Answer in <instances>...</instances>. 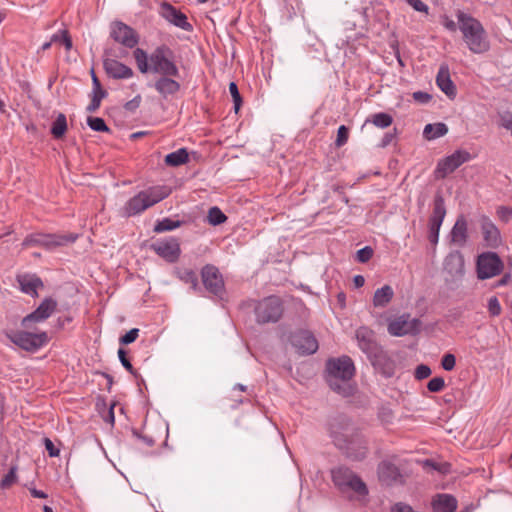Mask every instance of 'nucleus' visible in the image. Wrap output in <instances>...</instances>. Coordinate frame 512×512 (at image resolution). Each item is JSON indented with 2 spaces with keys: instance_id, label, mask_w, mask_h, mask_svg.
<instances>
[{
  "instance_id": "774afa93",
  "label": "nucleus",
  "mask_w": 512,
  "mask_h": 512,
  "mask_svg": "<svg viewBox=\"0 0 512 512\" xmlns=\"http://www.w3.org/2000/svg\"><path fill=\"white\" fill-rule=\"evenodd\" d=\"M234 388L239 389L240 391H243V392L246 391V389H247V387L242 384H236Z\"/></svg>"
},
{
  "instance_id": "79ce46f5",
  "label": "nucleus",
  "mask_w": 512,
  "mask_h": 512,
  "mask_svg": "<svg viewBox=\"0 0 512 512\" xmlns=\"http://www.w3.org/2000/svg\"><path fill=\"white\" fill-rule=\"evenodd\" d=\"M348 137H349L348 127H346L345 125H341L337 131V138L335 140V145L337 147L344 146L348 141Z\"/></svg>"
},
{
  "instance_id": "c85d7f7f",
  "label": "nucleus",
  "mask_w": 512,
  "mask_h": 512,
  "mask_svg": "<svg viewBox=\"0 0 512 512\" xmlns=\"http://www.w3.org/2000/svg\"><path fill=\"white\" fill-rule=\"evenodd\" d=\"M436 83L439 89L444 92L449 98L456 96V88L451 80L449 69L447 66H441L437 76Z\"/></svg>"
},
{
  "instance_id": "4be33fe9",
  "label": "nucleus",
  "mask_w": 512,
  "mask_h": 512,
  "mask_svg": "<svg viewBox=\"0 0 512 512\" xmlns=\"http://www.w3.org/2000/svg\"><path fill=\"white\" fill-rule=\"evenodd\" d=\"M444 271L452 280H460L464 275V257L460 251L450 252L443 262Z\"/></svg>"
},
{
  "instance_id": "8fccbe9b",
  "label": "nucleus",
  "mask_w": 512,
  "mask_h": 512,
  "mask_svg": "<svg viewBox=\"0 0 512 512\" xmlns=\"http://www.w3.org/2000/svg\"><path fill=\"white\" fill-rule=\"evenodd\" d=\"M432 371L429 366L425 364H420L415 369V378L417 380H423L425 378H428L431 375Z\"/></svg>"
},
{
  "instance_id": "412c9836",
  "label": "nucleus",
  "mask_w": 512,
  "mask_h": 512,
  "mask_svg": "<svg viewBox=\"0 0 512 512\" xmlns=\"http://www.w3.org/2000/svg\"><path fill=\"white\" fill-rule=\"evenodd\" d=\"M103 68L112 79L125 80L134 76V71L131 67L114 58L105 57L103 59Z\"/></svg>"
},
{
  "instance_id": "c9c22d12",
  "label": "nucleus",
  "mask_w": 512,
  "mask_h": 512,
  "mask_svg": "<svg viewBox=\"0 0 512 512\" xmlns=\"http://www.w3.org/2000/svg\"><path fill=\"white\" fill-rule=\"evenodd\" d=\"M181 226V221L173 220L171 218H164L157 222L154 227V231L157 233H162L166 231H172Z\"/></svg>"
},
{
  "instance_id": "2f4dec72",
  "label": "nucleus",
  "mask_w": 512,
  "mask_h": 512,
  "mask_svg": "<svg viewBox=\"0 0 512 512\" xmlns=\"http://www.w3.org/2000/svg\"><path fill=\"white\" fill-rule=\"evenodd\" d=\"M176 277L196 290L198 288V277L191 268L177 267L174 271Z\"/></svg>"
},
{
  "instance_id": "f03ea898",
  "label": "nucleus",
  "mask_w": 512,
  "mask_h": 512,
  "mask_svg": "<svg viewBox=\"0 0 512 512\" xmlns=\"http://www.w3.org/2000/svg\"><path fill=\"white\" fill-rule=\"evenodd\" d=\"M137 68L142 74L180 75L174 51L166 44L156 46L150 53L136 47L133 51Z\"/></svg>"
},
{
  "instance_id": "680f3d73",
  "label": "nucleus",
  "mask_w": 512,
  "mask_h": 512,
  "mask_svg": "<svg viewBox=\"0 0 512 512\" xmlns=\"http://www.w3.org/2000/svg\"><path fill=\"white\" fill-rule=\"evenodd\" d=\"M444 27L451 32H455L458 28V21L455 22L453 20L446 19L444 22Z\"/></svg>"
},
{
  "instance_id": "ddd939ff",
  "label": "nucleus",
  "mask_w": 512,
  "mask_h": 512,
  "mask_svg": "<svg viewBox=\"0 0 512 512\" xmlns=\"http://www.w3.org/2000/svg\"><path fill=\"white\" fill-rule=\"evenodd\" d=\"M446 216L445 202L442 196L437 195L433 202V212L428 223V239L436 245L439 241V232Z\"/></svg>"
},
{
  "instance_id": "473e14b6",
  "label": "nucleus",
  "mask_w": 512,
  "mask_h": 512,
  "mask_svg": "<svg viewBox=\"0 0 512 512\" xmlns=\"http://www.w3.org/2000/svg\"><path fill=\"white\" fill-rule=\"evenodd\" d=\"M189 159L188 152L185 148H180L165 156V164L171 167H177L185 164Z\"/></svg>"
},
{
  "instance_id": "338daca9",
  "label": "nucleus",
  "mask_w": 512,
  "mask_h": 512,
  "mask_svg": "<svg viewBox=\"0 0 512 512\" xmlns=\"http://www.w3.org/2000/svg\"><path fill=\"white\" fill-rule=\"evenodd\" d=\"M108 418H109V421H110L111 423H114V412H113V407H111V408H110V410H109Z\"/></svg>"
},
{
  "instance_id": "aec40b11",
  "label": "nucleus",
  "mask_w": 512,
  "mask_h": 512,
  "mask_svg": "<svg viewBox=\"0 0 512 512\" xmlns=\"http://www.w3.org/2000/svg\"><path fill=\"white\" fill-rule=\"evenodd\" d=\"M160 15L170 24L190 32L193 27L188 22L187 16L168 2H163L160 6Z\"/></svg>"
},
{
  "instance_id": "f8f14e48",
  "label": "nucleus",
  "mask_w": 512,
  "mask_h": 512,
  "mask_svg": "<svg viewBox=\"0 0 512 512\" xmlns=\"http://www.w3.org/2000/svg\"><path fill=\"white\" fill-rule=\"evenodd\" d=\"M201 276L205 289L218 299H224L225 285L218 268L214 265L207 264L202 268Z\"/></svg>"
},
{
  "instance_id": "58836bf2",
  "label": "nucleus",
  "mask_w": 512,
  "mask_h": 512,
  "mask_svg": "<svg viewBox=\"0 0 512 512\" xmlns=\"http://www.w3.org/2000/svg\"><path fill=\"white\" fill-rule=\"evenodd\" d=\"M107 96V92L103 91H93L92 90V98L89 105L86 107L87 112L93 113L95 112L101 104V100Z\"/></svg>"
},
{
  "instance_id": "052dcab7",
  "label": "nucleus",
  "mask_w": 512,
  "mask_h": 512,
  "mask_svg": "<svg viewBox=\"0 0 512 512\" xmlns=\"http://www.w3.org/2000/svg\"><path fill=\"white\" fill-rule=\"evenodd\" d=\"M29 491L34 498L46 499L48 497L44 491L38 490L35 487H30Z\"/></svg>"
},
{
  "instance_id": "b1692460",
  "label": "nucleus",
  "mask_w": 512,
  "mask_h": 512,
  "mask_svg": "<svg viewBox=\"0 0 512 512\" xmlns=\"http://www.w3.org/2000/svg\"><path fill=\"white\" fill-rule=\"evenodd\" d=\"M377 473L380 482L385 485H393L395 483L401 482L402 479L399 468L387 460L379 463Z\"/></svg>"
},
{
  "instance_id": "dca6fc26",
  "label": "nucleus",
  "mask_w": 512,
  "mask_h": 512,
  "mask_svg": "<svg viewBox=\"0 0 512 512\" xmlns=\"http://www.w3.org/2000/svg\"><path fill=\"white\" fill-rule=\"evenodd\" d=\"M179 76L180 75L161 74L158 75V78H156L152 84H149V86L152 87L162 99L168 100L175 97L181 89V84L177 80Z\"/></svg>"
},
{
  "instance_id": "c03bdc74",
  "label": "nucleus",
  "mask_w": 512,
  "mask_h": 512,
  "mask_svg": "<svg viewBox=\"0 0 512 512\" xmlns=\"http://www.w3.org/2000/svg\"><path fill=\"white\" fill-rule=\"evenodd\" d=\"M373 256V249L369 246H365L364 248H361L356 253V259L360 263H366L368 262Z\"/></svg>"
},
{
  "instance_id": "a18cd8bd",
  "label": "nucleus",
  "mask_w": 512,
  "mask_h": 512,
  "mask_svg": "<svg viewBox=\"0 0 512 512\" xmlns=\"http://www.w3.org/2000/svg\"><path fill=\"white\" fill-rule=\"evenodd\" d=\"M444 387L445 381L442 377H434L427 384V388L430 392H440Z\"/></svg>"
},
{
  "instance_id": "4d7b16f0",
  "label": "nucleus",
  "mask_w": 512,
  "mask_h": 512,
  "mask_svg": "<svg viewBox=\"0 0 512 512\" xmlns=\"http://www.w3.org/2000/svg\"><path fill=\"white\" fill-rule=\"evenodd\" d=\"M394 139H395V133H391V132L385 133V135L381 139L380 147L385 148V147L389 146L393 142Z\"/></svg>"
},
{
  "instance_id": "f257e3e1",
  "label": "nucleus",
  "mask_w": 512,
  "mask_h": 512,
  "mask_svg": "<svg viewBox=\"0 0 512 512\" xmlns=\"http://www.w3.org/2000/svg\"><path fill=\"white\" fill-rule=\"evenodd\" d=\"M329 435L336 448L349 460L361 461L367 456V440L348 418H334L329 424Z\"/></svg>"
},
{
  "instance_id": "a19ab883",
  "label": "nucleus",
  "mask_w": 512,
  "mask_h": 512,
  "mask_svg": "<svg viewBox=\"0 0 512 512\" xmlns=\"http://www.w3.org/2000/svg\"><path fill=\"white\" fill-rule=\"evenodd\" d=\"M17 467L13 466L10 468L8 473L3 477L0 482V488L7 489L11 487L17 481Z\"/></svg>"
},
{
  "instance_id": "a211bd4d",
  "label": "nucleus",
  "mask_w": 512,
  "mask_h": 512,
  "mask_svg": "<svg viewBox=\"0 0 512 512\" xmlns=\"http://www.w3.org/2000/svg\"><path fill=\"white\" fill-rule=\"evenodd\" d=\"M151 249L161 258L170 263L176 262L181 254L179 241L174 237H169L152 243Z\"/></svg>"
},
{
  "instance_id": "a878e982",
  "label": "nucleus",
  "mask_w": 512,
  "mask_h": 512,
  "mask_svg": "<svg viewBox=\"0 0 512 512\" xmlns=\"http://www.w3.org/2000/svg\"><path fill=\"white\" fill-rule=\"evenodd\" d=\"M17 282L20 290L31 297L38 296V288L43 287L42 280L35 274H20L17 276Z\"/></svg>"
},
{
  "instance_id": "5fc2aeb1",
  "label": "nucleus",
  "mask_w": 512,
  "mask_h": 512,
  "mask_svg": "<svg viewBox=\"0 0 512 512\" xmlns=\"http://www.w3.org/2000/svg\"><path fill=\"white\" fill-rule=\"evenodd\" d=\"M44 444L49 456L57 457L59 455V449L55 447V445L49 438L44 439Z\"/></svg>"
},
{
  "instance_id": "0e129e2a",
  "label": "nucleus",
  "mask_w": 512,
  "mask_h": 512,
  "mask_svg": "<svg viewBox=\"0 0 512 512\" xmlns=\"http://www.w3.org/2000/svg\"><path fill=\"white\" fill-rule=\"evenodd\" d=\"M134 435L137 436L139 439H142L148 446L154 445V440L151 437H142L136 431H134Z\"/></svg>"
},
{
  "instance_id": "1a4fd4ad",
  "label": "nucleus",
  "mask_w": 512,
  "mask_h": 512,
  "mask_svg": "<svg viewBox=\"0 0 512 512\" xmlns=\"http://www.w3.org/2000/svg\"><path fill=\"white\" fill-rule=\"evenodd\" d=\"M7 338L19 348L27 352H35L48 343V335L42 331L33 333L29 331H9Z\"/></svg>"
},
{
  "instance_id": "f3484780",
  "label": "nucleus",
  "mask_w": 512,
  "mask_h": 512,
  "mask_svg": "<svg viewBox=\"0 0 512 512\" xmlns=\"http://www.w3.org/2000/svg\"><path fill=\"white\" fill-rule=\"evenodd\" d=\"M471 154L462 149H458L454 151L451 155L445 157L441 161L438 162L436 173L438 177H445L448 174L454 172L458 167L462 164L471 160Z\"/></svg>"
},
{
  "instance_id": "20e7f679",
  "label": "nucleus",
  "mask_w": 512,
  "mask_h": 512,
  "mask_svg": "<svg viewBox=\"0 0 512 512\" xmlns=\"http://www.w3.org/2000/svg\"><path fill=\"white\" fill-rule=\"evenodd\" d=\"M327 383L329 387L342 396L353 394L351 380L355 373L354 363L348 356L329 359L326 363Z\"/></svg>"
},
{
  "instance_id": "cd10ccee",
  "label": "nucleus",
  "mask_w": 512,
  "mask_h": 512,
  "mask_svg": "<svg viewBox=\"0 0 512 512\" xmlns=\"http://www.w3.org/2000/svg\"><path fill=\"white\" fill-rule=\"evenodd\" d=\"M433 512H454L457 509V500L446 493L436 494L431 501Z\"/></svg>"
},
{
  "instance_id": "bb28decb",
  "label": "nucleus",
  "mask_w": 512,
  "mask_h": 512,
  "mask_svg": "<svg viewBox=\"0 0 512 512\" xmlns=\"http://www.w3.org/2000/svg\"><path fill=\"white\" fill-rule=\"evenodd\" d=\"M451 243L459 247L465 246L468 239V224L463 215L457 217L454 226L450 231Z\"/></svg>"
},
{
  "instance_id": "72a5a7b5",
  "label": "nucleus",
  "mask_w": 512,
  "mask_h": 512,
  "mask_svg": "<svg viewBox=\"0 0 512 512\" xmlns=\"http://www.w3.org/2000/svg\"><path fill=\"white\" fill-rule=\"evenodd\" d=\"M67 130V120L66 116L62 113H59L51 127V134L54 138H61Z\"/></svg>"
},
{
  "instance_id": "7c9ffc66",
  "label": "nucleus",
  "mask_w": 512,
  "mask_h": 512,
  "mask_svg": "<svg viewBox=\"0 0 512 512\" xmlns=\"http://www.w3.org/2000/svg\"><path fill=\"white\" fill-rule=\"evenodd\" d=\"M448 133V127L445 123L438 122L427 124L423 130V136L427 140H434L445 136Z\"/></svg>"
},
{
  "instance_id": "2eb2a0df",
  "label": "nucleus",
  "mask_w": 512,
  "mask_h": 512,
  "mask_svg": "<svg viewBox=\"0 0 512 512\" xmlns=\"http://www.w3.org/2000/svg\"><path fill=\"white\" fill-rule=\"evenodd\" d=\"M110 37L126 48L132 49L139 43L138 33L129 25L115 21L110 26Z\"/></svg>"
},
{
  "instance_id": "423d86ee",
  "label": "nucleus",
  "mask_w": 512,
  "mask_h": 512,
  "mask_svg": "<svg viewBox=\"0 0 512 512\" xmlns=\"http://www.w3.org/2000/svg\"><path fill=\"white\" fill-rule=\"evenodd\" d=\"M334 485L341 492H353L358 497H366L369 493L365 482L349 467L339 465L331 469Z\"/></svg>"
},
{
  "instance_id": "49530a36",
  "label": "nucleus",
  "mask_w": 512,
  "mask_h": 512,
  "mask_svg": "<svg viewBox=\"0 0 512 512\" xmlns=\"http://www.w3.org/2000/svg\"><path fill=\"white\" fill-rule=\"evenodd\" d=\"M499 125L506 130L512 128V113L510 111H503L498 114Z\"/></svg>"
},
{
  "instance_id": "5701e85b",
  "label": "nucleus",
  "mask_w": 512,
  "mask_h": 512,
  "mask_svg": "<svg viewBox=\"0 0 512 512\" xmlns=\"http://www.w3.org/2000/svg\"><path fill=\"white\" fill-rule=\"evenodd\" d=\"M479 221L485 246L497 248L502 241L499 229L486 215H482Z\"/></svg>"
},
{
  "instance_id": "6e6d98bb",
  "label": "nucleus",
  "mask_w": 512,
  "mask_h": 512,
  "mask_svg": "<svg viewBox=\"0 0 512 512\" xmlns=\"http://www.w3.org/2000/svg\"><path fill=\"white\" fill-rule=\"evenodd\" d=\"M413 99L420 103H427L431 99V96L426 92L417 91L413 93Z\"/></svg>"
},
{
  "instance_id": "6e6552de",
  "label": "nucleus",
  "mask_w": 512,
  "mask_h": 512,
  "mask_svg": "<svg viewBox=\"0 0 512 512\" xmlns=\"http://www.w3.org/2000/svg\"><path fill=\"white\" fill-rule=\"evenodd\" d=\"M283 302L280 297L271 295L257 301L254 306L256 321L260 324L276 323L283 315Z\"/></svg>"
},
{
  "instance_id": "ea45409f",
  "label": "nucleus",
  "mask_w": 512,
  "mask_h": 512,
  "mask_svg": "<svg viewBox=\"0 0 512 512\" xmlns=\"http://www.w3.org/2000/svg\"><path fill=\"white\" fill-rule=\"evenodd\" d=\"M87 124L92 130L97 132L109 131V128L106 125L105 121L100 117H88Z\"/></svg>"
},
{
  "instance_id": "9d476101",
  "label": "nucleus",
  "mask_w": 512,
  "mask_h": 512,
  "mask_svg": "<svg viewBox=\"0 0 512 512\" xmlns=\"http://www.w3.org/2000/svg\"><path fill=\"white\" fill-rule=\"evenodd\" d=\"M503 268V261L495 252H483L477 257L476 272L480 280L490 279L501 274Z\"/></svg>"
},
{
  "instance_id": "e433bc0d",
  "label": "nucleus",
  "mask_w": 512,
  "mask_h": 512,
  "mask_svg": "<svg viewBox=\"0 0 512 512\" xmlns=\"http://www.w3.org/2000/svg\"><path fill=\"white\" fill-rule=\"evenodd\" d=\"M369 121L371 123H373L376 127L387 128L392 124L393 118L388 113L379 112V113L373 114Z\"/></svg>"
},
{
  "instance_id": "4c0bfd02",
  "label": "nucleus",
  "mask_w": 512,
  "mask_h": 512,
  "mask_svg": "<svg viewBox=\"0 0 512 512\" xmlns=\"http://www.w3.org/2000/svg\"><path fill=\"white\" fill-rule=\"evenodd\" d=\"M208 222L211 225H220L227 220L226 215L216 206L211 207L208 211Z\"/></svg>"
},
{
  "instance_id": "09e8293b",
  "label": "nucleus",
  "mask_w": 512,
  "mask_h": 512,
  "mask_svg": "<svg viewBox=\"0 0 512 512\" xmlns=\"http://www.w3.org/2000/svg\"><path fill=\"white\" fill-rule=\"evenodd\" d=\"M456 365V358L453 354L447 353L442 357L441 366L445 371H452Z\"/></svg>"
},
{
  "instance_id": "13d9d810",
  "label": "nucleus",
  "mask_w": 512,
  "mask_h": 512,
  "mask_svg": "<svg viewBox=\"0 0 512 512\" xmlns=\"http://www.w3.org/2000/svg\"><path fill=\"white\" fill-rule=\"evenodd\" d=\"M140 100H141V97L139 95L136 96L135 98H133L132 100L128 101L125 104V108L127 110H134V109H136L139 106V104H140Z\"/></svg>"
},
{
  "instance_id": "c756f323",
  "label": "nucleus",
  "mask_w": 512,
  "mask_h": 512,
  "mask_svg": "<svg viewBox=\"0 0 512 512\" xmlns=\"http://www.w3.org/2000/svg\"><path fill=\"white\" fill-rule=\"evenodd\" d=\"M394 296L393 288L390 285H384L377 289L373 296L374 307L384 308L386 307Z\"/></svg>"
},
{
  "instance_id": "37998d69",
  "label": "nucleus",
  "mask_w": 512,
  "mask_h": 512,
  "mask_svg": "<svg viewBox=\"0 0 512 512\" xmlns=\"http://www.w3.org/2000/svg\"><path fill=\"white\" fill-rule=\"evenodd\" d=\"M229 92L233 98L234 109L237 112L240 109L242 99H241L237 84L235 82H231L229 84Z\"/></svg>"
},
{
  "instance_id": "69168bd1",
  "label": "nucleus",
  "mask_w": 512,
  "mask_h": 512,
  "mask_svg": "<svg viewBox=\"0 0 512 512\" xmlns=\"http://www.w3.org/2000/svg\"><path fill=\"white\" fill-rule=\"evenodd\" d=\"M511 281V275L510 274H505L499 281H498V286H504V285H507L509 282Z\"/></svg>"
},
{
  "instance_id": "6ab92c4d",
  "label": "nucleus",
  "mask_w": 512,
  "mask_h": 512,
  "mask_svg": "<svg viewBox=\"0 0 512 512\" xmlns=\"http://www.w3.org/2000/svg\"><path fill=\"white\" fill-rule=\"evenodd\" d=\"M291 343L301 355L314 354L318 349V342L313 334L307 330H300L292 334Z\"/></svg>"
},
{
  "instance_id": "4468645a",
  "label": "nucleus",
  "mask_w": 512,
  "mask_h": 512,
  "mask_svg": "<svg viewBox=\"0 0 512 512\" xmlns=\"http://www.w3.org/2000/svg\"><path fill=\"white\" fill-rule=\"evenodd\" d=\"M420 321L410 314H402L388 321L387 330L392 336L414 335L419 331Z\"/></svg>"
},
{
  "instance_id": "0eeeda50",
  "label": "nucleus",
  "mask_w": 512,
  "mask_h": 512,
  "mask_svg": "<svg viewBox=\"0 0 512 512\" xmlns=\"http://www.w3.org/2000/svg\"><path fill=\"white\" fill-rule=\"evenodd\" d=\"M76 238L77 236L74 234H45L37 232L27 235L22 242V247H41L45 250L52 251L57 247L73 243Z\"/></svg>"
},
{
  "instance_id": "7ed1b4c3",
  "label": "nucleus",
  "mask_w": 512,
  "mask_h": 512,
  "mask_svg": "<svg viewBox=\"0 0 512 512\" xmlns=\"http://www.w3.org/2000/svg\"><path fill=\"white\" fill-rule=\"evenodd\" d=\"M462 40L473 54H484L490 49V41L483 24L474 16L462 10L455 13Z\"/></svg>"
},
{
  "instance_id": "3c124183",
  "label": "nucleus",
  "mask_w": 512,
  "mask_h": 512,
  "mask_svg": "<svg viewBox=\"0 0 512 512\" xmlns=\"http://www.w3.org/2000/svg\"><path fill=\"white\" fill-rule=\"evenodd\" d=\"M138 335H139V329L133 328V329L129 330L127 333H125L123 336H121L120 343L124 344V345L133 343L137 339Z\"/></svg>"
},
{
  "instance_id": "39448f33",
  "label": "nucleus",
  "mask_w": 512,
  "mask_h": 512,
  "mask_svg": "<svg viewBox=\"0 0 512 512\" xmlns=\"http://www.w3.org/2000/svg\"><path fill=\"white\" fill-rule=\"evenodd\" d=\"M171 194V188L165 185L149 187L129 199L124 206L126 216L142 213Z\"/></svg>"
},
{
  "instance_id": "de8ad7c7",
  "label": "nucleus",
  "mask_w": 512,
  "mask_h": 512,
  "mask_svg": "<svg viewBox=\"0 0 512 512\" xmlns=\"http://www.w3.org/2000/svg\"><path fill=\"white\" fill-rule=\"evenodd\" d=\"M488 311L491 316H498L500 315L502 308L500 305V302L497 297L493 296L488 300L487 305Z\"/></svg>"
},
{
  "instance_id": "393cba45",
  "label": "nucleus",
  "mask_w": 512,
  "mask_h": 512,
  "mask_svg": "<svg viewBox=\"0 0 512 512\" xmlns=\"http://www.w3.org/2000/svg\"><path fill=\"white\" fill-rule=\"evenodd\" d=\"M356 339L359 348L369 357L377 352V344L374 341L373 332L367 327H360L356 330Z\"/></svg>"
},
{
  "instance_id": "bf43d9fd",
  "label": "nucleus",
  "mask_w": 512,
  "mask_h": 512,
  "mask_svg": "<svg viewBox=\"0 0 512 512\" xmlns=\"http://www.w3.org/2000/svg\"><path fill=\"white\" fill-rule=\"evenodd\" d=\"M91 77H92L93 91H103L104 89H102L101 83L93 69L91 70Z\"/></svg>"
},
{
  "instance_id": "9b49d317",
  "label": "nucleus",
  "mask_w": 512,
  "mask_h": 512,
  "mask_svg": "<svg viewBox=\"0 0 512 512\" xmlns=\"http://www.w3.org/2000/svg\"><path fill=\"white\" fill-rule=\"evenodd\" d=\"M57 306L55 299L46 297L33 312L23 317L21 326L25 329H33L35 324L46 321L56 311Z\"/></svg>"
},
{
  "instance_id": "864d4df0",
  "label": "nucleus",
  "mask_w": 512,
  "mask_h": 512,
  "mask_svg": "<svg viewBox=\"0 0 512 512\" xmlns=\"http://www.w3.org/2000/svg\"><path fill=\"white\" fill-rule=\"evenodd\" d=\"M406 2L416 11L428 13L429 7L421 0H406Z\"/></svg>"
},
{
  "instance_id": "e2e57ef3",
  "label": "nucleus",
  "mask_w": 512,
  "mask_h": 512,
  "mask_svg": "<svg viewBox=\"0 0 512 512\" xmlns=\"http://www.w3.org/2000/svg\"><path fill=\"white\" fill-rule=\"evenodd\" d=\"M353 283H354L356 288H360V287H362L364 285L365 278L362 275H356L353 278Z\"/></svg>"
},
{
  "instance_id": "603ef678",
  "label": "nucleus",
  "mask_w": 512,
  "mask_h": 512,
  "mask_svg": "<svg viewBox=\"0 0 512 512\" xmlns=\"http://www.w3.org/2000/svg\"><path fill=\"white\" fill-rule=\"evenodd\" d=\"M118 357H119V360H120L121 364L123 365V367L130 373H133L134 372L133 366H132L131 362L129 361V359L127 358L125 350L119 349Z\"/></svg>"
},
{
  "instance_id": "f704fd0d",
  "label": "nucleus",
  "mask_w": 512,
  "mask_h": 512,
  "mask_svg": "<svg viewBox=\"0 0 512 512\" xmlns=\"http://www.w3.org/2000/svg\"><path fill=\"white\" fill-rule=\"evenodd\" d=\"M58 40H63V45L67 50H70L72 48V40L68 35V32L64 30L54 34L49 42H45L41 47L42 50H48L51 47L52 43H56Z\"/></svg>"
}]
</instances>
